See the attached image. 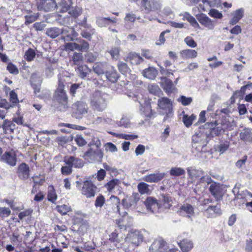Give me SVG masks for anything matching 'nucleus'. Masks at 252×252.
<instances>
[{
    "mask_svg": "<svg viewBox=\"0 0 252 252\" xmlns=\"http://www.w3.org/2000/svg\"><path fill=\"white\" fill-rule=\"evenodd\" d=\"M30 167L25 163H21L18 167L17 174L21 179H27L30 176Z\"/></svg>",
    "mask_w": 252,
    "mask_h": 252,
    "instance_id": "2eb2a0df",
    "label": "nucleus"
},
{
    "mask_svg": "<svg viewBox=\"0 0 252 252\" xmlns=\"http://www.w3.org/2000/svg\"><path fill=\"white\" fill-rule=\"evenodd\" d=\"M35 56L34 50L32 48H29L26 51L24 55V58L27 61L31 62L34 60Z\"/></svg>",
    "mask_w": 252,
    "mask_h": 252,
    "instance_id": "37998d69",
    "label": "nucleus"
},
{
    "mask_svg": "<svg viewBox=\"0 0 252 252\" xmlns=\"http://www.w3.org/2000/svg\"><path fill=\"white\" fill-rule=\"evenodd\" d=\"M204 215L208 218H213L221 214L220 205L210 206L204 212Z\"/></svg>",
    "mask_w": 252,
    "mask_h": 252,
    "instance_id": "dca6fc26",
    "label": "nucleus"
},
{
    "mask_svg": "<svg viewBox=\"0 0 252 252\" xmlns=\"http://www.w3.org/2000/svg\"><path fill=\"white\" fill-rule=\"evenodd\" d=\"M96 189V186L91 181L86 180L83 183L81 192L87 198L91 197L94 196Z\"/></svg>",
    "mask_w": 252,
    "mask_h": 252,
    "instance_id": "20e7f679",
    "label": "nucleus"
},
{
    "mask_svg": "<svg viewBox=\"0 0 252 252\" xmlns=\"http://www.w3.org/2000/svg\"><path fill=\"white\" fill-rule=\"evenodd\" d=\"M158 106L163 109L168 111L167 116L170 117L172 115L171 110L172 103L170 100L166 97H162L158 100Z\"/></svg>",
    "mask_w": 252,
    "mask_h": 252,
    "instance_id": "ddd939ff",
    "label": "nucleus"
},
{
    "mask_svg": "<svg viewBox=\"0 0 252 252\" xmlns=\"http://www.w3.org/2000/svg\"><path fill=\"white\" fill-rule=\"evenodd\" d=\"M108 64L106 62L96 63L93 66V70L97 74H103Z\"/></svg>",
    "mask_w": 252,
    "mask_h": 252,
    "instance_id": "c85d7f7f",
    "label": "nucleus"
},
{
    "mask_svg": "<svg viewBox=\"0 0 252 252\" xmlns=\"http://www.w3.org/2000/svg\"><path fill=\"white\" fill-rule=\"evenodd\" d=\"M108 52L113 59L117 60L119 58L120 50L118 47L112 48Z\"/></svg>",
    "mask_w": 252,
    "mask_h": 252,
    "instance_id": "4d7b16f0",
    "label": "nucleus"
},
{
    "mask_svg": "<svg viewBox=\"0 0 252 252\" xmlns=\"http://www.w3.org/2000/svg\"><path fill=\"white\" fill-rule=\"evenodd\" d=\"M70 6V4L68 3L65 0H62L59 3V6L61 7L62 12H66L68 10Z\"/></svg>",
    "mask_w": 252,
    "mask_h": 252,
    "instance_id": "680f3d73",
    "label": "nucleus"
},
{
    "mask_svg": "<svg viewBox=\"0 0 252 252\" xmlns=\"http://www.w3.org/2000/svg\"><path fill=\"white\" fill-rule=\"evenodd\" d=\"M95 32L94 29H91L90 32H87L86 30L82 31L81 32V36L87 39L91 40L92 35Z\"/></svg>",
    "mask_w": 252,
    "mask_h": 252,
    "instance_id": "3c124183",
    "label": "nucleus"
},
{
    "mask_svg": "<svg viewBox=\"0 0 252 252\" xmlns=\"http://www.w3.org/2000/svg\"><path fill=\"white\" fill-rule=\"evenodd\" d=\"M105 76L107 79L112 83L116 82L118 78L117 73L112 66L109 71H106Z\"/></svg>",
    "mask_w": 252,
    "mask_h": 252,
    "instance_id": "2f4dec72",
    "label": "nucleus"
},
{
    "mask_svg": "<svg viewBox=\"0 0 252 252\" xmlns=\"http://www.w3.org/2000/svg\"><path fill=\"white\" fill-rule=\"evenodd\" d=\"M107 106V102L104 94L100 92H95L90 97V107L94 111L102 112Z\"/></svg>",
    "mask_w": 252,
    "mask_h": 252,
    "instance_id": "f257e3e1",
    "label": "nucleus"
},
{
    "mask_svg": "<svg viewBox=\"0 0 252 252\" xmlns=\"http://www.w3.org/2000/svg\"><path fill=\"white\" fill-rule=\"evenodd\" d=\"M0 158L3 161L11 166H13L16 165V158L12 153L6 152L0 157Z\"/></svg>",
    "mask_w": 252,
    "mask_h": 252,
    "instance_id": "aec40b11",
    "label": "nucleus"
},
{
    "mask_svg": "<svg viewBox=\"0 0 252 252\" xmlns=\"http://www.w3.org/2000/svg\"><path fill=\"white\" fill-rule=\"evenodd\" d=\"M10 240L14 244H19L22 242V238L18 233L14 232L11 237Z\"/></svg>",
    "mask_w": 252,
    "mask_h": 252,
    "instance_id": "5fc2aeb1",
    "label": "nucleus"
},
{
    "mask_svg": "<svg viewBox=\"0 0 252 252\" xmlns=\"http://www.w3.org/2000/svg\"><path fill=\"white\" fill-rule=\"evenodd\" d=\"M117 21L116 18L112 19L109 17H98L96 18V23L98 27L102 28L107 27L109 25V22L115 23Z\"/></svg>",
    "mask_w": 252,
    "mask_h": 252,
    "instance_id": "412c9836",
    "label": "nucleus"
},
{
    "mask_svg": "<svg viewBox=\"0 0 252 252\" xmlns=\"http://www.w3.org/2000/svg\"><path fill=\"white\" fill-rule=\"evenodd\" d=\"M165 175L164 172H157L145 176L143 179L147 182L157 183L161 181L165 177Z\"/></svg>",
    "mask_w": 252,
    "mask_h": 252,
    "instance_id": "4468645a",
    "label": "nucleus"
},
{
    "mask_svg": "<svg viewBox=\"0 0 252 252\" xmlns=\"http://www.w3.org/2000/svg\"><path fill=\"white\" fill-rule=\"evenodd\" d=\"M81 90V84L74 83L72 84L70 88V94L72 96H75V94Z\"/></svg>",
    "mask_w": 252,
    "mask_h": 252,
    "instance_id": "8fccbe9b",
    "label": "nucleus"
},
{
    "mask_svg": "<svg viewBox=\"0 0 252 252\" xmlns=\"http://www.w3.org/2000/svg\"><path fill=\"white\" fill-rule=\"evenodd\" d=\"M105 198L104 197L100 195L96 197L95 202V206L96 207H101L105 203Z\"/></svg>",
    "mask_w": 252,
    "mask_h": 252,
    "instance_id": "0e129e2a",
    "label": "nucleus"
},
{
    "mask_svg": "<svg viewBox=\"0 0 252 252\" xmlns=\"http://www.w3.org/2000/svg\"><path fill=\"white\" fill-rule=\"evenodd\" d=\"M149 185L144 182H141L138 184L137 188L139 192L141 194H148L150 192Z\"/></svg>",
    "mask_w": 252,
    "mask_h": 252,
    "instance_id": "4c0bfd02",
    "label": "nucleus"
},
{
    "mask_svg": "<svg viewBox=\"0 0 252 252\" xmlns=\"http://www.w3.org/2000/svg\"><path fill=\"white\" fill-rule=\"evenodd\" d=\"M198 20L202 25L205 26L209 30H213L215 28L214 21L204 14L202 13L199 15L198 17Z\"/></svg>",
    "mask_w": 252,
    "mask_h": 252,
    "instance_id": "9b49d317",
    "label": "nucleus"
},
{
    "mask_svg": "<svg viewBox=\"0 0 252 252\" xmlns=\"http://www.w3.org/2000/svg\"><path fill=\"white\" fill-rule=\"evenodd\" d=\"M58 211L62 215H65L70 210L69 206L66 205H63L58 206L57 207Z\"/></svg>",
    "mask_w": 252,
    "mask_h": 252,
    "instance_id": "052dcab7",
    "label": "nucleus"
},
{
    "mask_svg": "<svg viewBox=\"0 0 252 252\" xmlns=\"http://www.w3.org/2000/svg\"><path fill=\"white\" fill-rule=\"evenodd\" d=\"M113 115L111 113H108L105 114L103 116V120L104 121V124H108L111 125L114 120H113Z\"/></svg>",
    "mask_w": 252,
    "mask_h": 252,
    "instance_id": "6e6d98bb",
    "label": "nucleus"
},
{
    "mask_svg": "<svg viewBox=\"0 0 252 252\" xmlns=\"http://www.w3.org/2000/svg\"><path fill=\"white\" fill-rule=\"evenodd\" d=\"M162 86L166 93H171L176 90L175 86L172 81L166 78H162Z\"/></svg>",
    "mask_w": 252,
    "mask_h": 252,
    "instance_id": "5701e85b",
    "label": "nucleus"
},
{
    "mask_svg": "<svg viewBox=\"0 0 252 252\" xmlns=\"http://www.w3.org/2000/svg\"><path fill=\"white\" fill-rule=\"evenodd\" d=\"M189 177L192 180H196L198 177H200L203 173L202 170L196 169L193 167H189L187 169Z\"/></svg>",
    "mask_w": 252,
    "mask_h": 252,
    "instance_id": "bb28decb",
    "label": "nucleus"
},
{
    "mask_svg": "<svg viewBox=\"0 0 252 252\" xmlns=\"http://www.w3.org/2000/svg\"><path fill=\"white\" fill-rule=\"evenodd\" d=\"M143 241V236L140 231L132 229L127 234L125 242L138 246Z\"/></svg>",
    "mask_w": 252,
    "mask_h": 252,
    "instance_id": "7ed1b4c3",
    "label": "nucleus"
},
{
    "mask_svg": "<svg viewBox=\"0 0 252 252\" xmlns=\"http://www.w3.org/2000/svg\"><path fill=\"white\" fill-rule=\"evenodd\" d=\"M165 241L162 239H159L158 240H156L154 242L153 246L155 247L158 246V250H161L165 246Z\"/></svg>",
    "mask_w": 252,
    "mask_h": 252,
    "instance_id": "338daca9",
    "label": "nucleus"
},
{
    "mask_svg": "<svg viewBox=\"0 0 252 252\" xmlns=\"http://www.w3.org/2000/svg\"><path fill=\"white\" fill-rule=\"evenodd\" d=\"M118 67L119 71L123 74L128 72L129 70L127 64L123 62H119L118 64Z\"/></svg>",
    "mask_w": 252,
    "mask_h": 252,
    "instance_id": "864d4df0",
    "label": "nucleus"
},
{
    "mask_svg": "<svg viewBox=\"0 0 252 252\" xmlns=\"http://www.w3.org/2000/svg\"><path fill=\"white\" fill-rule=\"evenodd\" d=\"M82 12V8L81 7L76 6L70 10L69 13L71 16L77 18L81 14Z\"/></svg>",
    "mask_w": 252,
    "mask_h": 252,
    "instance_id": "09e8293b",
    "label": "nucleus"
},
{
    "mask_svg": "<svg viewBox=\"0 0 252 252\" xmlns=\"http://www.w3.org/2000/svg\"><path fill=\"white\" fill-rule=\"evenodd\" d=\"M183 17L184 20H187L193 27L198 28L199 25L195 19L188 12H185L180 14Z\"/></svg>",
    "mask_w": 252,
    "mask_h": 252,
    "instance_id": "c756f323",
    "label": "nucleus"
},
{
    "mask_svg": "<svg viewBox=\"0 0 252 252\" xmlns=\"http://www.w3.org/2000/svg\"><path fill=\"white\" fill-rule=\"evenodd\" d=\"M145 204L147 209L152 212L158 211L160 207V205L158 203L157 200L153 197H148L145 201Z\"/></svg>",
    "mask_w": 252,
    "mask_h": 252,
    "instance_id": "f3484780",
    "label": "nucleus"
},
{
    "mask_svg": "<svg viewBox=\"0 0 252 252\" xmlns=\"http://www.w3.org/2000/svg\"><path fill=\"white\" fill-rule=\"evenodd\" d=\"M192 148L196 152H201L203 148L206 146L205 141L203 140L198 135H194L192 136Z\"/></svg>",
    "mask_w": 252,
    "mask_h": 252,
    "instance_id": "9d476101",
    "label": "nucleus"
},
{
    "mask_svg": "<svg viewBox=\"0 0 252 252\" xmlns=\"http://www.w3.org/2000/svg\"><path fill=\"white\" fill-rule=\"evenodd\" d=\"M55 0H40L37 3V8L39 10L45 11H52L56 7Z\"/></svg>",
    "mask_w": 252,
    "mask_h": 252,
    "instance_id": "423d86ee",
    "label": "nucleus"
},
{
    "mask_svg": "<svg viewBox=\"0 0 252 252\" xmlns=\"http://www.w3.org/2000/svg\"><path fill=\"white\" fill-rule=\"evenodd\" d=\"M72 61L74 64H80L83 62V56L82 53L75 52L72 56Z\"/></svg>",
    "mask_w": 252,
    "mask_h": 252,
    "instance_id": "49530a36",
    "label": "nucleus"
},
{
    "mask_svg": "<svg viewBox=\"0 0 252 252\" xmlns=\"http://www.w3.org/2000/svg\"><path fill=\"white\" fill-rule=\"evenodd\" d=\"M178 244L182 252H189L194 247L192 241L188 239L178 242Z\"/></svg>",
    "mask_w": 252,
    "mask_h": 252,
    "instance_id": "a211bd4d",
    "label": "nucleus"
},
{
    "mask_svg": "<svg viewBox=\"0 0 252 252\" xmlns=\"http://www.w3.org/2000/svg\"><path fill=\"white\" fill-rule=\"evenodd\" d=\"M169 172L170 175L174 176H179L185 174V171L184 169L177 167H172Z\"/></svg>",
    "mask_w": 252,
    "mask_h": 252,
    "instance_id": "ea45409f",
    "label": "nucleus"
},
{
    "mask_svg": "<svg viewBox=\"0 0 252 252\" xmlns=\"http://www.w3.org/2000/svg\"><path fill=\"white\" fill-rule=\"evenodd\" d=\"M244 10L243 8H240L234 11L232 15L233 17L229 21V24L232 25L236 24L243 17Z\"/></svg>",
    "mask_w": 252,
    "mask_h": 252,
    "instance_id": "393cba45",
    "label": "nucleus"
},
{
    "mask_svg": "<svg viewBox=\"0 0 252 252\" xmlns=\"http://www.w3.org/2000/svg\"><path fill=\"white\" fill-rule=\"evenodd\" d=\"M117 125L119 126H123L126 128L130 127L131 126L129 119L126 117H123L120 121L118 122Z\"/></svg>",
    "mask_w": 252,
    "mask_h": 252,
    "instance_id": "a18cd8bd",
    "label": "nucleus"
},
{
    "mask_svg": "<svg viewBox=\"0 0 252 252\" xmlns=\"http://www.w3.org/2000/svg\"><path fill=\"white\" fill-rule=\"evenodd\" d=\"M89 48V43L85 40H82L80 44H78V51L82 52H86Z\"/></svg>",
    "mask_w": 252,
    "mask_h": 252,
    "instance_id": "bf43d9fd",
    "label": "nucleus"
},
{
    "mask_svg": "<svg viewBox=\"0 0 252 252\" xmlns=\"http://www.w3.org/2000/svg\"><path fill=\"white\" fill-rule=\"evenodd\" d=\"M185 43L189 47L191 48H194L196 47L197 46L196 43L194 41L193 39L190 37L188 36L185 39Z\"/></svg>",
    "mask_w": 252,
    "mask_h": 252,
    "instance_id": "774afa93",
    "label": "nucleus"
},
{
    "mask_svg": "<svg viewBox=\"0 0 252 252\" xmlns=\"http://www.w3.org/2000/svg\"><path fill=\"white\" fill-rule=\"evenodd\" d=\"M183 17L184 20H187L193 27L198 28L199 25L195 19L188 12H185L180 14Z\"/></svg>",
    "mask_w": 252,
    "mask_h": 252,
    "instance_id": "7c9ffc66",
    "label": "nucleus"
},
{
    "mask_svg": "<svg viewBox=\"0 0 252 252\" xmlns=\"http://www.w3.org/2000/svg\"><path fill=\"white\" fill-rule=\"evenodd\" d=\"M139 195L137 193H133L130 196H126L122 200L124 207L126 209L134 206L139 200Z\"/></svg>",
    "mask_w": 252,
    "mask_h": 252,
    "instance_id": "1a4fd4ad",
    "label": "nucleus"
},
{
    "mask_svg": "<svg viewBox=\"0 0 252 252\" xmlns=\"http://www.w3.org/2000/svg\"><path fill=\"white\" fill-rule=\"evenodd\" d=\"M39 17L38 13H34L32 15H25V24L29 25L35 21Z\"/></svg>",
    "mask_w": 252,
    "mask_h": 252,
    "instance_id": "c03bdc74",
    "label": "nucleus"
},
{
    "mask_svg": "<svg viewBox=\"0 0 252 252\" xmlns=\"http://www.w3.org/2000/svg\"><path fill=\"white\" fill-rule=\"evenodd\" d=\"M141 5L148 12L157 11L161 7L159 0H142Z\"/></svg>",
    "mask_w": 252,
    "mask_h": 252,
    "instance_id": "39448f33",
    "label": "nucleus"
},
{
    "mask_svg": "<svg viewBox=\"0 0 252 252\" xmlns=\"http://www.w3.org/2000/svg\"><path fill=\"white\" fill-rule=\"evenodd\" d=\"M64 161L66 165L71 166V167L81 168L84 165L82 160L72 156L65 157Z\"/></svg>",
    "mask_w": 252,
    "mask_h": 252,
    "instance_id": "f8f14e48",
    "label": "nucleus"
},
{
    "mask_svg": "<svg viewBox=\"0 0 252 252\" xmlns=\"http://www.w3.org/2000/svg\"><path fill=\"white\" fill-rule=\"evenodd\" d=\"M46 34L49 37L55 38L62 34L61 29L57 27H53L47 29Z\"/></svg>",
    "mask_w": 252,
    "mask_h": 252,
    "instance_id": "473e14b6",
    "label": "nucleus"
},
{
    "mask_svg": "<svg viewBox=\"0 0 252 252\" xmlns=\"http://www.w3.org/2000/svg\"><path fill=\"white\" fill-rule=\"evenodd\" d=\"M74 109L76 110L81 114H83L87 112V105L85 103L77 101L73 105Z\"/></svg>",
    "mask_w": 252,
    "mask_h": 252,
    "instance_id": "72a5a7b5",
    "label": "nucleus"
},
{
    "mask_svg": "<svg viewBox=\"0 0 252 252\" xmlns=\"http://www.w3.org/2000/svg\"><path fill=\"white\" fill-rule=\"evenodd\" d=\"M219 189V187L216 183H213L211 184L210 187L209 188V190L212 194L214 196L217 195Z\"/></svg>",
    "mask_w": 252,
    "mask_h": 252,
    "instance_id": "69168bd1",
    "label": "nucleus"
},
{
    "mask_svg": "<svg viewBox=\"0 0 252 252\" xmlns=\"http://www.w3.org/2000/svg\"><path fill=\"white\" fill-rule=\"evenodd\" d=\"M148 90L149 93L155 95L159 96L162 94V91L157 84H149L148 86Z\"/></svg>",
    "mask_w": 252,
    "mask_h": 252,
    "instance_id": "c9c22d12",
    "label": "nucleus"
},
{
    "mask_svg": "<svg viewBox=\"0 0 252 252\" xmlns=\"http://www.w3.org/2000/svg\"><path fill=\"white\" fill-rule=\"evenodd\" d=\"M195 119L196 116L193 114H192L190 116H189L188 115H185L183 117V121L185 125L187 127H189L192 124L193 121Z\"/></svg>",
    "mask_w": 252,
    "mask_h": 252,
    "instance_id": "a19ab883",
    "label": "nucleus"
},
{
    "mask_svg": "<svg viewBox=\"0 0 252 252\" xmlns=\"http://www.w3.org/2000/svg\"><path fill=\"white\" fill-rule=\"evenodd\" d=\"M64 88V85L63 83L59 81L58 88L54 95L55 100L61 104L58 108L63 111L66 110L67 103V97Z\"/></svg>",
    "mask_w": 252,
    "mask_h": 252,
    "instance_id": "f03ea898",
    "label": "nucleus"
},
{
    "mask_svg": "<svg viewBox=\"0 0 252 252\" xmlns=\"http://www.w3.org/2000/svg\"><path fill=\"white\" fill-rule=\"evenodd\" d=\"M177 213L181 216L187 217L189 218L195 215L194 208L192 205L188 203L183 205L177 212Z\"/></svg>",
    "mask_w": 252,
    "mask_h": 252,
    "instance_id": "6e6552de",
    "label": "nucleus"
},
{
    "mask_svg": "<svg viewBox=\"0 0 252 252\" xmlns=\"http://www.w3.org/2000/svg\"><path fill=\"white\" fill-rule=\"evenodd\" d=\"M62 34L66 35L64 40L66 41H73L78 34L73 28L65 27L61 29Z\"/></svg>",
    "mask_w": 252,
    "mask_h": 252,
    "instance_id": "6ab92c4d",
    "label": "nucleus"
},
{
    "mask_svg": "<svg viewBox=\"0 0 252 252\" xmlns=\"http://www.w3.org/2000/svg\"><path fill=\"white\" fill-rule=\"evenodd\" d=\"M48 199L49 201L54 202L57 198V195L55 192L54 188L51 186L48 187Z\"/></svg>",
    "mask_w": 252,
    "mask_h": 252,
    "instance_id": "79ce46f5",
    "label": "nucleus"
},
{
    "mask_svg": "<svg viewBox=\"0 0 252 252\" xmlns=\"http://www.w3.org/2000/svg\"><path fill=\"white\" fill-rule=\"evenodd\" d=\"M103 156V152L99 149L93 150L90 149L89 151L86 152L83 156L85 158H89L94 160L100 161Z\"/></svg>",
    "mask_w": 252,
    "mask_h": 252,
    "instance_id": "0eeeda50",
    "label": "nucleus"
},
{
    "mask_svg": "<svg viewBox=\"0 0 252 252\" xmlns=\"http://www.w3.org/2000/svg\"><path fill=\"white\" fill-rule=\"evenodd\" d=\"M158 74V70L153 67H149L143 70V76L149 79L154 80Z\"/></svg>",
    "mask_w": 252,
    "mask_h": 252,
    "instance_id": "4be33fe9",
    "label": "nucleus"
},
{
    "mask_svg": "<svg viewBox=\"0 0 252 252\" xmlns=\"http://www.w3.org/2000/svg\"><path fill=\"white\" fill-rule=\"evenodd\" d=\"M78 44L74 42L67 43L64 45V50L66 51H73L75 50L78 51Z\"/></svg>",
    "mask_w": 252,
    "mask_h": 252,
    "instance_id": "603ef678",
    "label": "nucleus"
},
{
    "mask_svg": "<svg viewBox=\"0 0 252 252\" xmlns=\"http://www.w3.org/2000/svg\"><path fill=\"white\" fill-rule=\"evenodd\" d=\"M127 59L132 64H138L143 62L142 58L136 53H130Z\"/></svg>",
    "mask_w": 252,
    "mask_h": 252,
    "instance_id": "f704fd0d",
    "label": "nucleus"
},
{
    "mask_svg": "<svg viewBox=\"0 0 252 252\" xmlns=\"http://www.w3.org/2000/svg\"><path fill=\"white\" fill-rule=\"evenodd\" d=\"M141 114L145 118L146 120H148L153 116V112L150 102H145V106H142L140 108Z\"/></svg>",
    "mask_w": 252,
    "mask_h": 252,
    "instance_id": "b1692460",
    "label": "nucleus"
},
{
    "mask_svg": "<svg viewBox=\"0 0 252 252\" xmlns=\"http://www.w3.org/2000/svg\"><path fill=\"white\" fill-rule=\"evenodd\" d=\"M121 183V182L119 180L114 179L108 182L105 187L109 191H111L115 188L119 187Z\"/></svg>",
    "mask_w": 252,
    "mask_h": 252,
    "instance_id": "e433bc0d",
    "label": "nucleus"
},
{
    "mask_svg": "<svg viewBox=\"0 0 252 252\" xmlns=\"http://www.w3.org/2000/svg\"><path fill=\"white\" fill-rule=\"evenodd\" d=\"M78 71L80 77L82 78H84L88 73L90 72V70L86 65H82L78 67Z\"/></svg>",
    "mask_w": 252,
    "mask_h": 252,
    "instance_id": "58836bf2",
    "label": "nucleus"
},
{
    "mask_svg": "<svg viewBox=\"0 0 252 252\" xmlns=\"http://www.w3.org/2000/svg\"><path fill=\"white\" fill-rule=\"evenodd\" d=\"M180 55L184 59H192L197 57V53L194 50L186 49L180 52Z\"/></svg>",
    "mask_w": 252,
    "mask_h": 252,
    "instance_id": "cd10ccee",
    "label": "nucleus"
},
{
    "mask_svg": "<svg viewBox=\"0 0 252 252\" xmlns=\"http://www.w3.org/2000/svg\"><path fill=\"white\" fill-rule=\"evenodd\" d=\"M178 100L183 105L187 106L189 105L192 102V99L190 97H187L184 95H182L178 99Z\"/></svg>",
    "mask_w": 252,
    "mask_h": 252,
    "instance_id": "13d9d810",
    "label": "nucleus"
},
{
    "mask_svg": "<svg viewBox=\"0 0 252 252\" xmlns=\"http://www.w3.org/2000/svg\"><path fill=\"white\" fill-rule=\"evenodd\" d=\"M221 126H222L224 130L227 129L231 130L233 129V125L232 123L226 119L223 120L221 121Z\"/></svg>",
    "mask_w": 252,
    "mask_h": 252,
    "instance_id": "e2e57ef3",
    "label": "nucleus"
},
{
    "mask_svg": "<svg viewBox=\"0 0 252 252\" xmlns=\"http://www.w3.org/2000/svg\"><path fill=\"white\" fill-rule=\"evenodd\" d=\"M208 14L212 18L220 19L222 18V13L216 9H211Z\"/></svg>",
    "mask_w": 252,
    "mask_h": 252,
    "instance_id": "de8ad7c7",
    "label": "nucleus"
},
{
    "mask_svg": "<svg viewBox=\"0 0 252 252\" xmlns=\"http://www.w3.org/2000/svg\"><path fill=\"white\" fill-rule=\"evenodd\" d=\"M240 139L245 142L252 140V131L250 128H246L240 133Z\"/></svg>",
    "mask_w": 252,
    "mask_h": 252,
    "instance_id": "a878e982",
    "label": "nucleus"
}]
</instances>
